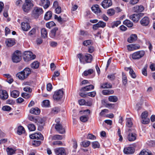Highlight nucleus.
<instances>
[{"label": "nucleus", "mask_w": 155, "mask_h": 155, "mask_svg": "<svg viewBox=\"0 0 155 155\" xmlns=\"http://www.w3.org/2000/svg\"><path fill=\"white\" fill-rule=\"evenodd\" d=\"M31 73L30 69L26 68H25L22 71L16 74V76L19 79L24 80L28 78Z\"/></svg>", "instance_id": "1"}, {"label": "nucleus", "mask_w": 155, "mask_h": 155, "mask_svg": "<svg viewBox=\"0 0 155 155\" xmlns=\"http://www.w3.org/2000/svg\"><path fill=\"white\" fill-rule=\"evenodd\" d=\"M23 59L26 62L34 59L36 56L35 55L33 54L32 53L29 51H25L24 53Z\"/></svg>", "instance_id": "2"}, {"label": "nucleus", "mask_w": 155, "mask_h": 155, "mask_svg": "<svg viewBox=\"0 0 155 155\" xmlns=\"http://www.w3.org/2000/svg\"><path fill=\"white\" fill-rule=\"evenodd\" d=\"M21 59V54L18 51H15L13 54L12 56V60L14 63H18L20 61Z\"/></svg>", "instance_id": "3"}, {"label": "nucleus", "mask_w": 155, "mask_h": 155, "mask_svg": "<svg viewBox=\"0 0 155 155\" xmlns=\"http://www.w3.org/2000/svg\"><path fill=\"white\" fill-rule=\"evenodd\" d=\"M148 114L147 111L143 112L141 115L142 119L141 122L144 124H147L150 122V119L148 117Z\"/></svg>", "instance_id": "4"}, {"label": "nucleus", "mask_w": 155, "mask_h": 155, "mask_svg": "<svg viewBox=\"0 0 155 155\" xmlns=\"http://www.w3.org/2000/svg\"><path fill=\"white\" fill-rule=\"evenodd\" d=\"M145 52L143 51H137L132 54V58L134 60L138 59L142 57L144 55Z\"/></svg>", "instance_id": "5"}, {"label": "nucleus", "mask_w": 155, "mask_h": 155, "mask_svg": "<svg viewBox=\"0 0 155 155\" xmlns=\"http://www.w3.org/2000/svg\"><path fill=\"white\" fill-rule=\"evenodd\" d=\"M143 14L142 13L134 14L130 16V18L134 22H137L143 17Z\"/></svg>", "instance_id": "6"}, {"label": "nucleus", "mask_w": 155, "mask_h": 155, "mask_svg": "<svg viewBox=\"0 0 155 155\" xmlns=\"http://www.w3.org/2000/svg\"><path fill=\"white\" fill-rule=\"evenodd\" d=\"M43 12V10L42 8L38 7H35L34 8L32 14L33 16L37 18L42 14Z\"/></svg>", "instance_id": "7"}, {"label": "nucleus", "mask_w": 155, "mask_h": 155, "mask_svg": "<svg viewBox=\"0 0 155 155\" xmlns=\"http://www.w3.org/2000/svg\"><path fill=\"white\" fill-rule=\"evenodd\" d=\"M63 94V91L60 89L55 92L53 96V98L54 100H58L62 98Z\"/></svg>", "instance_id": "8"}, {"label": "nucleus", "mask_w": 155, "mask_h": 155, "mask_svg": "<svg viewBox=\"0 0 155 155\" xmlns=\"http://www.w3.org/2000/svg\"><path fill=\"white\" fill-rule=\"evenodd\" d=\"M30 137L32 139H36L43 140L44 137L40 133H36L30 135Z\"/></svg>", "instance_id": "9"}, {"label": "nucleus", "mask_w": 155, "mask_h": 155, "mask_svg": "<svg viewBox=\"0 0 155 155\" xmlns=\"http://www.w3.org/2000/svg\"><path fill=\"white\" fill-rule=\"evenodd\" d=\"M101 5L104 8L106 9L112 5V2L111 0H104Z\"/></svg>", "instance_id": "10"}, {"label": "nucleus", "mask_w": 155, "mask_h": 155, "mask_svg": "<svg viewBox=\"0 0 155 155\" xmlns=\"http://www.w3.org/2000/svg\"><path fill=\"white\" fill-rule=\"evenodd\" d=\"M55 128L60 134H64L65 132V128L60 124L57 123L56 124L55 126Z\"/></svg>", "instance_id": "11"}, {"label": "nucleus", "mask_w": 155, "mask_h": 155, "mask_svg": "<svg viewBox=\"0 0 155 155\" xmlns=\"http://www.w3.org/2000/svg\"><path fill=\"white\" fill-rule=\"evenodd\" d=\"M106 25L105 23L102 21H100L97 24L93 25V28L94 30H96L99 28H104L105 27Z\"/></svg>", "instance_id": "12"}, {"label": "nucleus", "mask_w": 155, "mask_h": 155, "mask_svg": "<svg viewBox=\"0 0 155 155\" xmlns=\"http://www.w3.org/2000/svg\"><path fill=\"white\" fill-rule=\"evenodd\" d=\"M54 151L57 155H66L65 149L63 147L56 148L54 149Z\"/></svg>", "instance_id": "13"}, {"label": "nucleus", "mask_w": 155, "mask_h": 155, "mask_svg": "<svg viewBox=\"0 0 155 155\" xmlns=\"http://www.w3.org/2000/svg\"><path fill=\"white\" fill-rule=\"evenodd\" d=\"M140 48V46L137 44H131L127 46V50L129 51L138 49Z\"/></svg>", "instance_id": "14"}, {"label": "nucleus", "mask_w": 155, "mask_h": 155, "mask_svg": "<svg viewBox=\"0 0 155 155\" xmlns=\"http://www.w3.org/2000/svg\"><path fill=\"white\" fill-rule=\"evenodd\" d=\"M135 151V149L132 147H127L124 148V153L127 154L133 153Z\"/></svg>", "instance_id": "15"}, {"label": "nucleus", "mask_w": 155, "mask_h": 155, "mask_svg": "<svg viewBox=\"0 0 155 155\" xmlns=\"http://www.w3.org/2000/svg\"><path fill=\"white\" fill-rule=\"evenodd\" d=\"M5 43L7 46L12 47L15 44V40L14 38L7 39L5 41Z\"/></svg>", "instance_id": "16"}, {"label": "nucleus", "mask_w": 155, "mask_h": 155, "mask_svg": "<svg viewBox=\"0 0 155 155\" xmlns=\"http://www.w3.org/2000/svg\"><path fill=\"white\" fill-rule=\"evenodd\" d=\"M150 22V20L148 17H144L140 21L141 24L143 26H147Z\"/></svg>", "instance_id": "17"}, {"label": "nucleus", "mask_w": 155, "mask_h": 155, "mask_svg": "<svg viewBox=\"0 0 155 155\" xmlns=\"http://www.w3.org/2000/svg\"><path fill=\"white\" fill-rule=\"evenodd\" d=\"M21 27L22 30L25 31H28L31 28V27L27 22H22L21 24Z\"/></svg>", "instance_id": "18"}, {"label": "nucleus", "mask_w": 155, "mask_h": 155, "mask_svg": "<svg viewBox=\"0 0 155 155\" xmlns=\"http://www.w3.org/2000/svg\"><path fill=\"white\" fill-rule=\"evenodd\" d=\"M137 135L133 132L130 133L128 135L127 138L129 141H132L136 139Z\"/></svg>", "instance_id": "19"}, {"label": "nucleus", "mask_w": 155, "mask_h": 155, "mask_svg": "<svg viewBox=\"0 0 155 155\" xmlns=\"http://www.w3.org/2000/svg\"><path fill=\"white\" fill-rule=\"evenodd\" d=\"M144 9V8L142 5H136L133 8V11L136 12H143Z\"/></svg>", "instance_id": "20"}, {"label": "nucleus", "mask_w": 155, "mask_h": 155, "mask_svg": "<svg viewBox=\"0 0 155 155\" xmlns=\"http://www.w3.org/2000/svg\"><path fill=\"white\" fill-rule=\"evenodd\" d=\"M125 70L126 71H129V74L131 77L133 78H135L137 77L136 74L134 70L130 68H125Z\"/></svg>", "instance_id": "21"}, {"label": "nucleus", "mask_w": 155, "mask_h": 155, "mask_svg": "<svg viewBox=\"0 0 155 155\" xmlns=\"http://www.w3.org/2000/svg\"><path fill=\"white\" fill-rule=\"evenodd\" d=\"M94 86L92 85H90L81 88L80 91H88L93 89Z\"/></svg>", "instance_id": "22"}, {"label": "nucleus", "mask_w": 155, "mask_h": 155, "mask_svg": "<svg viewBox=\"0 0 155 155\" xmlns=\"http://www.w3.org/2000/svg\"><path fill=\"white\" fill-rule=\"evenodd\" d=\"M92 11L97 14L100 13L101 12L99 8V6L97 5H95L93 6L91 8Z\"/></svg>", "instance_id": "23"}, {"label": "nucleus", "mask_w": 155, "mask_h": 155, "mask_svg": "<svg viewBox=\"0 0 155 155\" xmlns=\"http://www.w3.org/2000/svg\"><path fill=\"white\" fill-rule=\"evenodd\" d=\"M2 95H1V99L3 100H5L8 97V95L5 90H2Z\"/></svg>", "instance_id": "24"}, {"label": "nucleus", "mask_w": 155, "mask_h": 155, "mask_svg": "<svg viewBox=\"0 0 155 155\" xmlns=\"http://www.w3.org/2000/svg\"><path fill=\"white\" fill-rule=\"evenodd\" d=\"M92 56L89 54H86L84 56V60L87 63H90L92 60Z\"/></svg>", "instance_id": "25"}, {"label": "nucleus", "mask_w": 155, "mask_h": 155, "mask_svg": "<svg viewBox=\"0 0 155 155\" xmlns=\"http://www.w3.org/2000/svg\"><path fill=\"white\" fill-rule=\"evenodd\" d=\"M58 30V28L55 27L51 31L50 35L51 38H54L56 36Z\"/></svg>", "instance_id": "26"}, {"label": "nucleus", "mask_w": 155, "mask_h": 155, "mask_svg": "<svg viewBox=\"0 0 155 155\" xmlns=\"http://www.w3.org/2000/svg\"><path fill=\"white\" fill-rule=\"evenodd\" d=\"M30 112L31 114L38 115L40 113V110L37 107L32 108L30 109Z\"/></svg>", "instance_id": "27"}, {"label": "nucleus", "mask_w": 155, "mask_h": 155, "mask_svg": "<svg viewBox=\"0 0 155 155\" xmlns=\"http://www.w3.org/2000/svg\"><path fill=\"white\" fill-rule=\"evenodd\" d=\"M137 36L136 35H132L128 38L127 41L129 43H132L137 40Z\"/></svg>", "instance_id": "28"}, {"label": "nucleus", "mask_w": 155, "mask_h": 155, "mask_svg": "<svg viewBox=\"0 0 155 155\" xmlns=\"http://www.w3.org/2000/svg\"><path fill=\"white\" fill-rule=\"evenodd\" d=\"M36 30L35 28H32L28 33L29 37L32 38L35 37Z\"/></svg>", "instance_id": "29"}, {"label": "nucleus", "mask_w": 155, "mask_h": 155, "mask_svg": "<svg viewBox=\"0 0 155 155\" xmlns=\"http://www.w3.org/2000/svg\"><path fill=\"white\" fill-rule=\"evenodd\" d=\"M52 16V12L50 11L47 12L45 15L44 19L45 20L48 21L51 19Z\"/></svg>", "instance_id": "30"}, {"label": "nucleus", "mask_w": 155, "mask_h": 155, "mask_svg": "<svg viewBox=\"0 0 155 155\" xmlns=\"http://www.w3.org/2000/svg\"><path fill=\"white\" fill-rule=\"evenodd\" d=\"M10 94L12 97L16 98L19 95V92L17 90H14L11 92Z\"/></svg>", "instance_id": "31"}, {"label": "nucleus", "mask_w": 155, "mask_h": 155, "mask_svg": "<svg viewBox=\"0 0 155 155\" xmlns=\"http://www.w3.org/2000/svg\"><path fill=\"white\" fill-rule=\"evenodd\" d=\"M123 24L128 27H131L133 25V24L132 22L128 19H126L123 22Z\"/></svg>", "instance_id": "32"}, {"label": "nucleus", "mask_w": 155, "mask_h": 155, "mask_svg": "<svg viewBox=\"0 0 155 155\" xmlns=\"http://www.w3.org/2000/svg\"><path fill=\"white\" fill-rule=\"evenodd\" d=\"M112 87L111 84L108 83L101 84V88H111Z\"/></svg>", "instance_id": "33"}, {"label": "nucleus", "mask_w": 155, "mask_h": 155, "mask_svg": "<svg viewBox=\"0 0 155 155\" xmlns=\"http://www.w3.org/2000/svg\"><path fill=\"white\" fill-rule=\"evenodd\" d=\"M32 7V6H29L27 4H24L23 5L22 8L24 12H28L30 10V8Z\"/></svg>", "instance_id": "34"}, {"label": "nucleus", "mask_w": 155, "mask_h": 155, "mask_svg": "<svg viewBox=\"0 0 155 155\" xmlns=\"http://www.w3.org/2000/svg\"><path fill=\"white\" fill-rule=\"evenodd\" d=\"M102 93L104 95H108L113 94L114 91L111 90H104L102 91Z\"/></svg>", "instance_id": "35"}, {"label": "nucleus", "mask_w": 155, "mask_h": 155, "mask_svg": "<svg viewBox=\"0 0 155 155\" xmlns=\"http://www.w3.org/2000/svg\"><path fill=\"white\" fill-rule=\"evenodd\" d=\"M115 12V11L114 8H111L108 9L107 11V15L110 16L114 15Z\"/></svg>", "instance_id": "36"}, {"label": "nucleus", "mask_w": 155, "mask_h": 155, "mask_svg": "<svg viewBox=\"0 0 155 155\" xmlns=\"http://www.w3.org/2000/svg\"><path fill=\"white\" fill-rule=\"evenodd\" d=\"M108 100L110 102H116L118 100V98L115 96H111L108 97Z\"/></svg>", "instance_id": "37"}, {"label": "nucleus", "mask_w": 155, "mask_h": 155, "mask_svg": "<svg viewBox=\"0 0 155 155\" xmlns=\"http://www.w3.org/2000/svg\"><path fill=\"white\" fill-rule=\"evenodd\" d=\"M25 132L24 128L22 126H19L18 129L17 133L19 135Z\"/></svg>", "instance_id": "38"}, {"label": "nucleus", "mask_w": 155, "mask_h": 155, "mask_svg": "<svg viewBox=\"0 0 155 155\" xmlns=\"http://www.w3.org/2000/svg\"><path fill=\"white\" fill-rule=\"evenodd\" d=\"M122 82L124 85H125L127 84V78L126 74L124 73H122Z\"/></svg>", "instance_id": "39"}, {"label": "nucleus", "mask_w": 155, "mask_h": 155, "mask_svg": "<svg viewBox=\"0 0 155 155\" xmlns=\"http://www.w3.org/2000/svg\"><path fill=\"white\" fill-rule=\"evenodd\" d=\"M39 65V63L38 61H35L31 64V67L34 69L38 68Z\"/></svg>", "instance_id": "40"}, {"label": "nucleus", "mask_w": 155, "mask_h": 155, "mask_svg": "<svg viewBox=\"0 0 155 155\" xmlns=\"http://www.w3.org/2000/svg\"><path fill=\"white\" fill-rule=\"evenodd\" d=\"M41 34L42 37L45 38L47 37V32L46 29L43 28L41 30Z\"/></svg>", "instance_id": "41"}, {"label": "nucleus", "mask_w": 155, "mask_h": 155, "mask_svg": "<svg viewBox=\"0 0 155 155\" xmlns=\"http://www.w3.org/2000/svg\"><path fill=\"white\" fill-rule=\"evenodd\" d=\"M27 127L29 130L30 131H34L36 129L35 125L32 124H28Z\"/></svg>", "instance_id": "42"}, {"label": "nucleus", "mask_w": 155, "mask_h": 155, "mask_svg": "<svg viewBox=\"0 0 155 155\" xmlns=\"http://www.w3.org/2000/svg\"><path fill=\"white\" fill-rule=\"evenodd\" d=\"M126 125L129 127H130L133 125V123L131 118H127L126 119Z\"/></svg>", "instance_id": "43"}, {"label": "nucleus", "mask_w": 155, "mask_h": 155, "mask_svg": "<svg viewBox=\"0 0 155 155\" xmlns=\"http://www.w3.org/2000/svg\"><path fill=\"white\" fill-rule=\"evenodd\" d=\"M7 151L8 155H12L15 153V150H14L12 148H8Z\"/></svg>", "instance_id": "44"}, {"label": "nucleus", "mask_w": 155, "mask_h": 155, "mask_svg": "<svg viewBox=\"0 0 155 155\" xmlns=\"http://www.w3.org/2000/svg\"><path fill=\"white\" fill-rule=\"evenodd\" d=\"M5 8L4 12L3 13L4 16L6 18L8 16V10L9 8V6L8 5H6L5 6Z\"/></svg>", "instance_id": "45"}, {"label": "nucleus", "mask_w": 155, "mask_h": 155, "mask_svg": "<svg viewBox=\"0 0 155 155\" xmlns=\"http://www.w3.org/2000/svg\"><path fill=\"white\" fill-rule=\"evenodd\" d=\"M80 120L83 122H87L88 119V115H86L85 116L83 115L81 116L80 117Z\"/></svg>", "instance_id": "46"}, {"label": "nucleus", "mask_w": 155, "mask_h": 155, "mask_svg": "<svg viewBox=\"0 0 155 155\" xmlns=\"http://www.w3.org/2000/svg\"><path fill=\"white\" fill-rule=\"evenodd\" d=\"M94 72V70L92 69H90L88 70L85 71L83 73V74L85 76H87L88 75L92 74Z\"/></svg>", "instance_id": "47"}, {"label": "nucleus", "mask_w": 155, "mask_h": 155, "mask_svg": "<svg viewBox=\"0 0 155 155\" xmlns=\"http://www.w3.org/2000/svg\"><path fill=\"white\" fill-rule=\"evenodd\" d=\"M63 139V137L61 135H55L52 136V140H62Z\"/></svg>", "instance_id": "48"}, {"label": "nucleus", "mask_w": 155, "mask_h": 155, "mask_svg": "<svg viewBox=\"0 0 155 155\" xmlns=\"http://www.w3.org/2000/svg\"><path fill=\"white\" fill-rule=\"evenodd\" d=\"M92 147L94 149L96 148H99L100 147V145L99 143L97 141H94L92 143Z\"/></svg>", "instance_id": "49"}, {"label": "nucleus", "mask_w": 155, "mask_h": 155, "mask_svg": "<svg viewBox=\"0 0 155 155\" xmlns=\"http://www.w3.org/2000/svg\"><path fill=\"white\" fill-rule=\"evenodd\" d=\"M55 23L52 21L48 22L46 24V26L47 28H50L51 27L55 26Z\"/></svg>", "instance_id": "50"}, {"label": "nucleus", "mask_w": 155, "mask_h": 155, "mask_svg": "<svg viewBox=\"0 0 155 155\" xmlns=\"http://www.w3.org/2000/svg\"><path fill=\"white\" fill-rule=\"evenodd\" d=\"M148 65L146 64L144 67L143 68L142 70V74L144 76H147V68Z\"/></svg>", "instance_id": "51"}, {"label": "nucleus", "mask_w": 155, "mask_h": 155, "mask_svg": "<svg viewBox=\"0 0 155 155\" xmlns=\"http://www.w3.org/2000/svg\"><path fill=\"white\" fill-rule=\"evenodd\" d=\"M42 106L44 107H48L50 106V102L48 100H45L43 101Z\"/></svg>", "instance_id": "52"}, {"label": "nucleus", "mask_w": 155, "mask_h": 155, "mask_svg": "<svg viewBox=\"0 0 155 155\" xmlns=\"http://www.w3.org/2000/svg\"><path fill=\"white\" fill-rule=\"evenodd\" d=\"M60 73L58 71H56L54 72L53 74L52 75V80H55V78L57 77L60 75Z\"/></svg>", "instance_id": "53"}, {"label": "nucleus", "mask_w": 155, "mask_h": 155, "mask_svg": "<svg viewBox=\"0 0 155 155\" xmlns=\"http://www.w3.org/2000/svg\"><path fill=\"white\" fill-rule=\"evenodd\" d=\"M139 155H152V154L150 152L143 150L140 153Z\"/></svg>", "instance_id": "54"}, {"label": "nucleus", "mask_w": 155, "mask_h": 155, "mask_svg": "<svg viewBox=\"0 0 155 155\" xmlns=\"http://www.w3.org/2000/svg\"><path fill=\"white\" fill-rule=\"evenodd\" d=\"M77 57L79 59L81 63H84L83 61L84 60V56L81 54H78Z\"/></svg>", "instance_id": "55"}, {"label": "nucleus", "mask_w": 155, "mask_h": 155, "mask_svg": "<svg viewBox=\"0 0 155 155\" xmlns=\"http://www.w3.org/2000/svg\"><path fill=\"white\" fill-rule=\"evenodd\" d=\"M28 119L34 122L35 123H36L39 120L35 117H34L32 116H29L28 117Z\"/></svg>", "instance_id": "56"}, {"label": "nucleus", "mask_w": 155, "mask_h": 155, "mask_svg": "<svg viewBox=\"0 0 155 155\" xmlns=\"http://www.w3.org/2000/svg\"><path fill=\"white\" fill-rule=\"evenodd\" d=\"M120 23V21H114L112 23L111 27L113 28L115 27H117L119 24Z\"/></svg>", "instance_id": "57"}, {"label": "nucleus", "mask_w": 155, "mask_h": 155, "mask_svg": "<svg viewBox=\"0 0 155 155\" xmlns=\"http://www.w3.org/2000/svg\"><path fill=\"white\" fill-rule=\"evenodd\" d=\"M21 95L22 97L25 99H28L31 96L30 94L26 93H22Z\"/></svg>", "instance_id": "58"}, {"label": "nucleus", "mask_w": 155, "mask_h": 155, "mask_svg": "<svg viewBox=\"0 0 155 155\" xmlns=\"http://www.w3.org/2000/svg\"><path fill=\"white\" fill-rule=\"evenodd\" d=\"M60 111L59 108L57 107H54L52 109V112L54 114H57Z\"/></svg>", "instance_id": "59"}, {"label": "nucleus", "mask_w": 155, "mask_h": 155, "mask_svg": "<svg viewBox=\"0 0 155 155\" xmlns=\"http://www.w3.org/2000/svg\"><path fill=\"white\" fill-rule=\"evenodd\" d=\"M83 146L86 147H88L90 144V142L88 141H84L82 143Z\"/></svg>", "instance_id": "60"}, {"label": "nucleus", "mask_w": 155, "mask_h": 155, "mask_svg": "<svg viewBox=\"0 0 155 155\" xmlns=\"http://www.w3.org/2000/svg\"><path fill=\"white\" fill-rule=\"evenodd\" d=\"M91 43V40H87L84 41L83 43V45L84 46H87L90 45Z\"/></svg>", "instance_id": "61"}, {"label": "nucleus", "mask_w": 155, "mask_h": 155, "mask_svg": "<svg viewBox=\"0 0 155 155\" xmlns=\"http://www.w3.org/2000/svg\"><path fill=\"white\" fill-rule=\"evenodd\" d=\"M23 90L25 91L28 92L29 93H31L32 91V89L28 86H26L24 87Z\"/></svg>", "instance_id": "62"}, {"label": "nucleus", "mask_w": 155, "mask_h": 155, "mask_svg": "<svg viewBox=\"0 0 155 155\" xmlns=\"http://www.w3.org/2000/svg\"><path fill=\"white\" fill-rule=\"evenodd\" d=\"M109 112V110L107 109H104L101 110L100 113V115L101 116H103L105 114V113H108Z\"/></svg>", "instance_id": "63"}, {"label": "nucleus", "mask_w": 155, "mask_h": 155, "mask_svg": "<svg viewBox=\"0 0 155 155\" xmlns=\"http://www.w3.org/2000/svg\"><path fill=\"white\" fill-rule=\"evenodd\" d=\"M41 143V142L40 141L35 140L33 141L32 144L35 146H39Z\"/></svg>", "instance_id": "64"}]
</instances>
